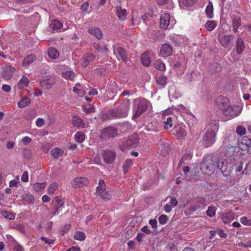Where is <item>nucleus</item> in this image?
<instances>
[{"instance_id": "f257e3e1", "label": "nucleus", "mask_w": 251, "mask_h": 251, "mask_svg": "<svg viewBox=\"0 0 251 251\" xmlns=\"http://www.w3.org/2000/svg\"><path fill=\"white\" fill-rule=\"evenodd\" d=\"M219 108L228 120H231L240 114L243 105L242 104L229 105L228 100L226 98H223L220 104H219Z\"/></svg>"}, {"instance_id": "f03ea898", "label": "nucleus", "mask_w": 251, "mask_h": 251, "mask_svg": "<svg viewBox=\"0 0 251 251\" xmlns=\"http://www.w3.org/2000/svg\"><path fill=\"white\" fill-rule=\"evenodd\" d=\"M150 105V102L145 99L139 98L135 100L133 107V117L140 116Z\"/></svg>"}, {"instance_id": "7ed1b4c3", "label": "nucleus", "mask_w": 251, "mask_h": 251, "mask_svg": "<svg viewBox=\"0 0 251 251\" xmlns=\"http://www.w3.org/2000/svg\"><path fill=\"white\" fill-rule=\"evenodd\" d=\"M216 165L215 161L210 157L204 158L201 164L202 172L208 175L213 174L216 169Z\"/></svg>"}, {"instance_id": "20e7f679", "label": "nucleus", "mask_w": 251, "mask_h": 251, "mask_svg": "<svg viewBox=\"0 0 251 251\" xmlns=\"http://www.w3.org/2000/svg\"><path fill=\"white\" fill-rule=\"evenodd\" d=\"M96 194L104 200H109L111 198V194L106 190V185L103 179L99 180Z\"/></svg>"}, {"instance_id": "39448f33", "label": "nucleus", "mask_w": 251, "mask_h": 251, "mask_svg": "<svg viewBox=\"0 0 251 251\" xmlns=\"http://www.w3.org/2000/svg\"><path fill=\"white\" fill-rule=\"evenodd\" d=\"M218 40L221 45L224 47H227L232 40V37L230 35L226 34L223 28L219 27L217 30Z\"/></svg>"}, {"instance_id": "423d86ee", "label": "nucleus", "mask_w": 251, "mask_h": 251, "mask_svg": "<svg viewBox=\"0 0 251 251\" xmlns=\"http://www.w3.org/2000/svg\"><path fill=\"white\" fill-rule=\"evenodd\" d=\"M175 23L173 20H171L170 16L168 13H163L160 18V27L164 30L173 27Z\"/></svg>"}, {"instance_id": "0eeeda50", "label": "nucleus", "mask_w": 251, "mask_h": 251, "mask_svg": "<svg viewBox=\"0 0 251 251\" xmlns=\"http://www.w3.org/2000/svg\"><path fill=\"white\" fill-rule=\"evenodd\" d=\"M129 100L126 99L124 100L120 106L119 109L118 110L117 113L116 114H113V116L117 118L126 117L128 114V112L129 109Z\"/></svg>"}, {"instance_id": "6e6552de", "label": "nucleus", "mask_w": 251, "mask_h": 251, "mask_svg": "<svg viewBox=\"0 0 251 251\" xmlns=\"http://www.w3.org/2000/svg\"><path fill=\"white\" fill-rule=\"evenodd\" d=\"M216 140V133L214 131L207 130L203 135L202 143L203 145L208 147L213 145Z\"/></svg>"}, {"instance_id": "1a4fd4ad", "label": "nucleus", "mask_w": 251, "mask_h": 251, "mask_svg": "<svg viewBox=\"0 0 251 251\" xmlns=\"http://www.w3.org/2000/svg\"><path fill=\"white\" fill-rule=\"evenodd\" d=\"M216 164V167L220 170L224 176L227 177L230 176L229 170H228V162L225 159L220 158Z\"/></svg>"}, {"instance_id": "9d476101", "label": "nucleus", "mask_w": 251, "mask_h": 251, "mask_svg": "<svg viewBox=\"0 0 251 251\" xmlns=\"http://www.w3.org/2000/svg\"><path fill=\"white\" fill-rule=\"evenodd\" d=\"M117 134L118 132L116 128L108 127L102 130L101 136L102 138L110 139L116 137Z\"/></svg>"}, {"instance_id": "9b49d317", "label": "nucleus", "mask_w": 251, "mask_h": 251, "mask_svg": "<svg viewBox=\"0 0 251 251\" xmlns=\"http://www.w3.org/2000/svg\"><path fill=\"white\" fill-rule=\"evenodd\" d=\"M172 133L175 135L177 139L182 138L187 135V132L185 129V126L182 124L175 126L172 131Z\"/></svg>"}, {"instance_id": "f8f14e48", "label": "nucleus", "mask_w": 251, "mask_h": 251, "mask_svg": "<svg viewBox=\"0 0 251 251\" xmlns=\"http://www.w3.org/2000/svg\"><path fill=\"white\" fill-rule=\"evenodd\" d=\"M88 183V179L84 177H76L71 182V185L75 188H80Z\"/></svg>"}, {"instance_id": "ddd939ff", "label": "nucleus", "mask_w": 251, "mask_h": 251, "mask_svg": "<svg viewBox=\"0 0 251 251\" xmlns=\"http://www.w3.org/2000/svg\"><path fill=\"white\" fill-rule=\"evenodd\" d=\"M113 51L118 60L126 61V53L123 48L120 47H114Z\"/></svg>"}, {"instance_id": "4468645a", "label": "nucleus", "mask_w": 251, "mask_h": 251, "mask_svg": "<svg viewBox=\"0 0 251 251\" xmlns=\"http://www.w3.org/2000/svg\"><path fill=\"white\" fill-rule=\"evenodd\" d=\"M172 52V47L168 44H164L160 48V55L162 57L166 58L171 55Z\"/></svg>"}, {"instance_id": "2eb2a0df", "label": "nucleus", "mask_w": 251, "mask_h": 251, "mask_svg": "<svg viewBox=\"0 0 251 251\" xmlns=\"http://www.w3.org/2000/svg\"><path fill=\"white\" fill-rule=\"evenodd\" d=\"M64 204V202L63 200L59 197H56L52 202V207L55 211L52 214V216L55 215L59 208L63 207Z\"/></svg>"}, {"instance_id": "dca6fc26", "label": "nucleus", "mask_w": 251, "mask_h": 251, "mask_svg": "<svg viewBox=\"0 0 251 251\" xmlns=\"http://www.w3.org/2000/svg\"><path fill=\"white\" fill-rule=\"evenodd\" d=\"M55 80L53 77H50L40 81L41 86L45 89H50L55 83Z\"/></svg>"}, {"instance_id": "f3484780", "label": "nucleus", "mask_w": 251, "mask_h": 251, "mask_svg": "<svg viewBox=\"0 0 251 251\" xmlns=\"http://www.w3.org/2000/svg\"><path fill=\"white\" fill-rule=\"evenodd\" d=\"M115 157V153L112 151H106L103 153V160L108 164L112 163L114 161Z\"/></svg>"}, {"instance_id": "a211bd4d", "label": "nucleus", "mask_w": 251, "mask_h": 251, "mask_svg": "<svg viewBox=\"0 0 251 251\" xmlns=\"http://www.w3.org/2000/svg\"><path fill=\"white\" fill-rule=\"evenodd\" d=\"M15 70L16 69L11 65L7 66L5 67L4 71L2 74L3 77L7 80L10 79L13 76V74Z\"/></svg>"}, {"instance_id": "6ab92c4d", "label": "nucleus", "mask_w": 251, "mask_h": 251, "mask_svg": "<svg viewBox=\"0 0 251 251\" xmlns=\"http://www.w3.org/2000/svg\"><path fill=\"white\" fill-rule=\"evenodd\" d=\"M95 59L94 55L92 53H87L81 59V64L83 67H86L90 62L94 60Z\"/></svg>"}, {"instance_id": "aec40b11", "label": "nucleus", "mask_w": 251, "mask_h": 251, "mask_svg": "<svg viewBox=\"0 0 251 251\" xmlns=\"http://www.w3.org/2000/svg\"><path fill=\"white\" fill-rule=\"evenodd\" d=\"M116 12L118 18L121 21H124L126 18L127 11L126 9L122 8L121 6L116 7Z\"/></svg>"}, {"instance_id": "412c9836", "label": "nucleus", "mask_w": 251, "mask_h": 251, "mask_svg": "<svg viewBox=\"0 0 251 251\" xmlns=\"http://www.w3.org/2000/svg\"><path fill=\"white\" fill-rule=\"evenodd\" d=\"M241 25V17L238 15L235 16L232 20V27H233V31L234 33H236L237 32L238 29Z\"/></svg>"}, {"instance_id": "4be33fe9", "label": "nucleus", "mask_w": 251, "mask_h": 251, "mask_svg": "<svg viewBox=\"0 0 251 251\" xmlns=\"http://www.w3.org/2000/svg\"><path fill=\"white\" fill-rule=\"evenodd\" d=\"M74 92L78 95L79 97L84 96L87 93L85 89H84L83 86L79 83H76L74 87Z\"/></svg>"}, {"instance_id": "5701e85b", "label": "nucleus", "mask_w": 251, "mask_h": 251, "mask_svg": "<svg viewBox=\"0 0 251 251\" xmlns=\"http://www.w3.org/2000/svg\"><path fill=\"white\" fill-rule=\"evenodd\" d=\"M139 144L138 139L136 135L130 137L126 141V146L129 147H136Z\"/></svg>"}, {"instance_id": "b1692460", "label": "nucleus", "mask_w": 251, "mask_h": 251, "mask_svg": "<svg viewBox=\"0 0 251 251\" xmlns=\"http://www.w3.org/2000/svg\"><path fill=\"white\" fill-rule=\"evenodd\" d=\"M89 33L95 36L98 39H100L102 37L101 31L97 27H91L88 30Z\"/></svg>"}, {"instance_id": "393cba45", "label": "nucleus", "mask_w": 251, "mask_h": 251, "mask_svg": "<svg viewBox=\"0 0 251 251\" xmlns=\"http://www.w3.org/2000/svg\"><path fill=\"white\" fill-rule=\"evenodd\" d=\"M234 214L233 212L229 211L227 213H223L222 215V219L224 223L226 224L229 223L234 219Z\"/></svg>"}, {"instance_id": "a878e982", "label": "nucleus", "mask_w": 251, "mask_h": 251, "mask_svg": "<svg viewBox=\"0 0 251 251\" xmlns=\"http://www.w3.org/2000/svg\"><path fill=\"white\" fill-rule=\"evenodd\" d=\"M72 123L74 126L78 128H83L85 126L82 120L78 116H75L73 117Z\"/></svg>"}, {"instance_id": "bb28decb", "label": "nucleus", "mask_w": 251, "mask_h": 251, "mask_svg": "<svg viewBox=\"0 0 251 251\" xmlns=\"http://www.w3.org/2000/svg\"><path fill=\"white\" fill-rule=\"evenodd\" d=\"M236 50L238 54H241L245 49V45L243 40L242 38L239 37L236 41Z\"/></svg>"}, {"instance_id": "cd10ccee", "label": "nucleus", "mask_w": 251, "mask_h": 251, "mask_svg": "<svg viewBox=\"0 0 251 251\" xmlns=\"http://www.w3.org/2000/svg\"><path fill=\"white\" fill-rule=\"evenodd\" d=\"M62 26V24L57 20H52L50 24V28L52 31L60 29Z\"/></svg>"}, {"instance_id": "c85d7f7f", "label": "nucleus", "mask_w": 251, "mask_h": 251, "mask_svg": "<svg viewBox=\"0 0 251 251\" xmlns=\"http://www.w3.org/2000/svg\"><path fill=\"white\" fill-rule=\"evenodd\" d=\"M141 59L143 64L146 66H148L151 64V59L150 54L148 52L143 53L141 56Z\"/></svg>"}, {"instance_id": "c756f323", "label": "nucleus", "mask_w": 251, "mask_h": 251, "mask_svg": "<svg viewBox=\"0 0 251 251\" xmlns=\"http://www.w3.org/2000/svg\"><path fill=\"white\" fill-rule=\"evenodd\" d=\"M63 153L64 151L57 147L54 148L50 151L51 156L55 159H57L59 157L62 156Z\"/></svg>"}, {"instance_id": "7c9ffc66", "label": "nucleus", "mask_w": 251, "mask_h": 251, "mask_svg": "<svg viewBox=\"0 0 251 251\" xmlns=\"http://www.w3.org/2000/svg\"><path fill=\"white\" fill-rule=\"evenodd\" d=\"M217 26V23L215 21H208L204 25V27L208 31H211Z\"/></svg>"}, {"instance_id": "2f4dec72", "label": "nucleus", "mask_w": 251, "mask_h": 251, "mask_svg": "<svg viewBox=\"0 0 251 251\" xmlns=\"http://www.w3.org/2000/svg\"><path fill=\"white\" fill-rule=\"evenodd\" d=\"M31 102V100L28 97H23L18 102V106L19 108H24L29 104Z\"/></svg>"}, {"instance_id": "473e14b6", "label": "nucleus", "mask_w": 251, "mask_h": 251, "mask_svg": "<svg viewBox=\"0 0 251 251\" xmlns=\"http://www.w3.org/2000/svg\"><path fill=\"white\" fill-rule=\"evenodd\" d=\"M49 56L53 59H57L59 56V53L58 50L53 48H50L48 51Z\"/></svg>"}, {"instance_id": "72a5a7b5", "label": "nucleus", "mask_w": 251, "mask_h": 251, "mask_svg": "<svg viewBox=\"0 0 251 251\" xmlns=\"http://www.w3.org/2000/svg\"><path fill=\"white\" fill-rule=\"evenodd\" d=\"M29 83L28 79L25 75H23L18 83V87L22 89L24 87H27Z\"/></svg>"}, {"instance_id": "f704fd0d", "label": "nucleus", "mask_w": 251, "mask_h": 251, "mask_svg": "<svg viewBox=\"0 0 251 251\" xmlns=\"http://www.w3.org/2000/svg\"><path fill=\"white\" fill-rule=\"evenodd\" d=\"M219 128V123L216 121H211V123L207 126V130L210 131H214L215 133L218 130Z\"/></svg>"}, {"instance_id": "c9c22d12", "label": "nucleus", "mask_w": 251, "mask_h": 251, "mask_svg": "<svg viewBox=\"0 0 251 251\" xmlns=\"http://www.w3.org/2000/svg\"><path fill=\"white\" fill-rule=\"evenodd\" d=\"M35 59V56L31 54L25 57L23 62V66L24 67H27L30 64H31Z\"/></svg>"}, {"instance_id": "e433bc0d", "label": "nucleus", "mask_w": 251, "mask_h": 251, "mask_svg": "<svg viewBox=\"0 0 251 251\" xmlns=\"http://www.w3.org/2000/svg\"><path fill=\"white\" fill-rule=\"evenodd\" d=\"M205 12L206 16L208 18L212 19L213 18V7L211 1H210L206 6Z\"/></svg>"}, {"instance_id": "4c0bfd02", "label": "nucleus", "mask_w": 251, "mask_h": 251, "mask_svg": "<svg viewBox=\"0 0 251 251\" xmlns=\"http://www.w3.org/2000/svg\"><path fill=\"white\" fill-rule=\"evenodd\" d=\"M133 165L132 160L130 159H126L124 163L122 166L124 174H126L128 169L131 168Z\"/></svg>"}, {"instance_id": "58836bf2", "label": "nucleus", "mask_w": 251, "mask_h": 251, "mask_svg": "<svg viewBox=\"0 0 251 251\" xmlns=\"http://www.w3.org/2000/svg\"><path fill=\"white\" fill-rule=\"evenodd\" d=\"M164 121L163 122L164 127L165 129H168L173 127V119L171 117H167L166 118L164 116Z\"/></svg>"}, {"instance_id": "ea45409f", "label": "nucleus", "mask_w": 251, "mask_h": 251, "mask_svg": "<svg viewBox=\"0 0 251 251\" xmlns=\"http://www.w3.org/2000/svg\"><path fill=\"white\" fill-rule=\"evenodd\" d=\"M86 238L84 232L80 231H77L74 235V239L78 241H83Z\"/></svg>"}, {"instance_id": "a19ab883", "label": "nucleus", "mask_w": 251, "mask_h": 251, "mask_svg": "<svg viewBox=\"0 0 251 251\" xmlns=\"http://www.w3.org/2000/svg\"><path fill=\"white\" fill-rule=\"evenodd\" d=\"M62 76L65 79L73 80L75 76V74L72 71H67L62 73Z\"/></svg>"}, {"instance_id": "79ce46f5", "label": "nucleus", "mask_w": 251, "mask_h": 251, "mask_svg": "<svg viewBox=\"0 0 251 251\" xmlns=\"http://www.w3.org/2000/svg\"><path fill=\"white\" fill-rule=\"evenodd\" d=\"M58 184L56 182H53L51 183L48 189V193L50 195H53L54 191L58 188Z\"/></svg>"}, {"instance_id": "37998d69", "label": "nucleus", "mask_w": 251, "mask_h": 251, "mask_svg": "<svg viewBox=\"0 0 251 251\" xmlns=\"http://www.w3.org/2000/svg\"><path fill=\"white\" fill-rule=\"evenodd\" d=\"M46 182L42 183H35L33 185V188L37 192L43 190L46 187Z\"/></svg>"}, {"instance_id": "c03bdc74", "label": "nucleus", "mask_w": 251, "mask_h": 251, "mask_svg": "<svg viewBox=\"0 0 251 251\" xmlns=\"http://www.w3.org/2000/svg\"><path fill=\"white\" fill-rule=\"evenodd\" d=\"M75 139L77 142L81 143L85 139V135L81 132H77L75 134Z\"/></svg>"}, {"instance_id": "a18cd8bd", "label": "nucleus", "mask_w": 251, "mask_h": 251, "mask_svg": "<svg viewBox=\"0 0 251 251\" xmlns=\"http://www.w3.org/2000/svg\"><path fill=\"white\" fill-rule=\"evenodd\" d=\"M217 208L214 206L208 207L207 211V215L210 217H213L215 216Z\"/></svg>"}, {"instance_id": "49530a36", "label": "nucleus", "mask_w": 251, "mask_h": 251, "mask_svg": "<svg viewBox=\"0 0 251 251\" xmlns=\"http://www.w3.org/2000/svg\"><path fill=\"white\" fill-rule=\"evenodd\" d=\"M1 214L3 217L10 220H13L15 217L13 213L5 210H2Z\"/></svg>"}, {"instance_id": "de8ad7c7", "label": "nucleus", "mask_w": 251, "mask_h": 251, "mask_svg": "<svg viewBox=\"0 0 251 251\" xmlns=\"http://www.w3.org/2000/svg\"><path fill=\"white\" fill-rule=\"evenodd\" d=\"M156 82L159 85L164 87L166 84V78L164 75H160L156 78Z\"/></svg>"}, {"instance_id": "09e8293b", "label": "nucleus", "mask_w": 251, "mask_h": 251, "mask_svg": "<svg viewBox=\"0 0 251 251\" xmlns=\"http://www.w3.org/2000/svg\"><path fill=\"white\" fill-rule=\"evenodd\" d=\"M155 67L157 69L160 71H164L166 67L165 64L160 60L156 61L155 63Z\"/></svg>"}, {"instance_id": "8fccbe9b", "label": "nucleus", "mask_w": 251, "mask_h": 251, "mask_svg": "<svg viewBox=\"0 0 251 251\" xmlns=\"http://www.w3.org/2000/svg\"><path fill=\"white\" fill-rule=\"evenodd\" d=\"M242 144L246 145L247 148L246 150H247L248 151L251 149V140L250 138L244 137L242 141Z\"/></svg>"}, {"instance_id": "3c124183", "label": "nucleus", "mask_w": 251, "mask_h": 251, "mask_svg": "<svg viewBox=\"0 0 251 251\" xmlns=\"http://www.w3.org/2000/svg\"><path fill=\"white\" fill-rule=\"evenodd\" d=\"M236 132L239 135L242 136L246 133V130L243 126H239L236 127Z\"/></svg>"}, {"instance_id": "603ef678", "label": "nucleus", "mask_w": 251, "mask_h": 251, "mask_svg": "<svg viewBox=\"0 0 251 251\" xmlns=\"http://www.w3.org/2000/svg\"><path fill=\"white\" fill-rule=\"evenodd\" d=\"M240 222L242 224L247 226H251V219H248L246 217H242L240 218Z\"/></svg>"}, {"instance_id": "864d4df0", "label": "nucleus", "mask_w": 251, "mask_h": 251, "mask_svg": "<svg viewBox=\"0 0 251 251\" xmlns=\"http://www.w3.org/2000/svg\"><path fill=\"white\" fill-rule=\"evenodd\" d=\"M168 220V217L165 215H162L160 216V217L158 218L159 223L162 225L165 224L167 223Z\"/></svg>"}, {"instance_id": "5fc2aeb1", "label": "nucleus", "mask_w": 251, "mask_h": 251, "mask_svg": "<svg viewBox=\"0 0 251 251\" xmlns=\"http://www.w3.org/2000/svg\"><path fill=\"white\" fill-rule=\"evenodd\" d=\"M175 38V42L178 44H183L185 40V37L184 36L179 35H176Z\"/></svg>"}, {"instance_id": "6e6d98bb", "label": "nucleus", "mask_w": 251, "mask_h": 251, "mask_svg": "<svg viewBox=\"0 0 251 251\" xmlns=\"http://www.w3.org/2000/svg\"><path fill=\"white\" fill-rule=\"evenodd\" d=\"M45 124V120L43 118H39L36 121V125L38 127H42Z\"/></svg>"}, {"instance_id": "4d7b16f0", "label": "nucleus", "mask_w": 251, "mask_h": 251, "mask_svg": "<svg viewBox=\"0 0 251 251\" xmlns=\"http://www.w3.org/2000/svg\"><path fill=\"white\" fill-rule=\"evenodd\" d=\"M84 111L87 113H92L94 112V107L91 105H88L84 107Z\"/></svg>"}, {"instance_id": "13d9d810", "label": "nucleus", "mask_w": 251, "mask_h": 251, "mask_svg": "<svg viewBox=\"0 0 251 251\" xmlns=\"http://www.w3.org/2000/svg\"><path fill=\"white\" fill-rule=\"evenodd\" d=\"M23 182H27L28 181V173L27 171L25 172L21 177Z\"/></svg>"}, {"instance_id": "bf43d9fd", "label": "nucleus", "mask_w": 251, "mask_h": 251, "mask_svg": "<svg viewBox=\"0 0 251 251\" xmlns=\"http://www.w3.org/2000/svg\"><path fill=\"white\" fill-rule=\"evenodd\" d=\"M41 239L44 241L46 244H48L49 245L52 244L54 243V240L51 239H49L47 238H46L44 236H42L41 237Z\"/></svg>"}, {"instance_id": "052dcab7", "label": "nucleus", "mask_w": 251, "mask_h": 251, "mask_svg": "<svg viewBox=\"0 0 251 251\" xmlns=\"http://www.w3.org/2000/svg\"><path fill=\"white\" fill-rule=\"evenodd\" d=\"M149 224L151 226L152 228L155 229L157 226V220L155 219H151L149 221Z\"/></svg>"}, {"instance_id": "680f3d73", "label": "nucleus", "mask_w": 251, "mask_h": 251, "mask_svg": "<svg viewBox=\"0 0 251 251\" xmlns=\"http://www.w3.org/2000/svg\"><path fill=\"white\" fill-rule=\"evenodd\" d=\"M177 203L178 201L174 197L171 198L169 204H170L173 207H175L177 205Z\"/></svg>"}, {"instance_id": "e2e57ef3", "label": "nucleus", "mask_w": 251, "mask_h": 251, "mask_svg": "<svg viewBox=\"0 0 251 251\" xmlns=\"http://www.w3.org/2000/svg\"><path fill=\"white\" fill-rule=\"evenodd\" d=\"M2 90L5 92H10L11 90V88L10 85L4 84L2 86Z\"/></svg>"}, {"instance_id": "0e129e2a", "label": "nucleus", "mask_w": 251, "mask_h": 251, "mask_svg": "<svg viewBox=\"0 0 251 251\" xmlns=\"http://www.w3.org/2000/svg\"><path fill=\"white\" fill-rule=\"evenodd\" d=\"M243 162L242 161H240L239 164L236 167L235 169L236 173H239L241 172L243 169Z\"/></svg>"}, {"instance_id": "69168bd1", "label": "nucleus", "mask_w": 251, "mask_h": 251, "mask_svg": "<svg viewBox=\"0 0 251 251\" xmlns=\"http://www.w3.org/2000/svg\"><path fill=\"white\" fill-rule=\"evenodd\" d=\"M87 91H88V93L90 96H94L98 94L97 90L96 89H87Z\"/></svg>"}, {"instance_id": "338daca9", "label": "nucleus", "mask_w": 251, "mask_h": 251, "mask_svg": "<svg viewBox=\"0 0 251 251\" xmlns=\"http://www.w3.org/2000/svg\"><path fill=\"white\" fill-rule=\"evenodd\" d=\"M22 141L24 145H26L31 141V139H30V137L28 136H25L22 139Z\"/></svg>"}, {"instance_id": "774afa93", "label": "nucleus", "mask_w": 251, "mask_h": 251, "mask_svg": "<svg viewBox=\"0 0 251 251\" xmlns=\"http://www.w3.org/2000/svg\"><path fill=\"white\" fill-rule=\"evenodd\" d=\"M173 207L171 206L170 204L167 203L165 205L164 207V210L166 212L169 213L172 210Z\"/></svg>"}]
</instances>
